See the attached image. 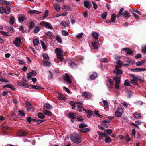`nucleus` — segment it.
Returning a JSON list of instances; mask_svg holds the SVG:
<instances>
[{
  "label": "nucleus",
  "mask_w": 146,
  "mask_h": 146,
  "mask_svg": "<svg viewBox=\"0 0 146 146\" xmlns=\"http://www.w3.org/2000/svg\"><path fill=\"white\" fill-rule=\"evenodd\" d=\"M40 24L41 25L45 27L46 28H48L50 29H52L53 28L52 27L50 24L47 23L46 22H41L40 23Z\"/></svg>",
  "instance_id": "0eeeda50"
},
{
  "label": "nucleus",
  "mask_w": 146,
  "mask_h": 146,
  "mask_svg": "<svg viewBox=\"0 0 146 146\" xmlns=\"http://www.w3.org/2000/svg\"><path fill=\"white\" fill-rule=\"evenodd\" d=\"M141 114L140 113H135L133 115V117L135 118H138L141 117Z\"/></svg>",
  "instance_id": "c756f323"
},
{
  "label": "nucleus",
  "mask_w": 146,
  "mask_h": 146,
  "mask_svg": "<svg viewBox=\"0 0 146 146\" xmlns=\"http://www.w3.org/2000/svg\"><path fill=\"white\" fill-rule=\"evenodd\" d=\"M79 127L80 128L84 129L87 127V125L84 123H81L79 124Z\"/></svg>",
  "instance_id": "72a5a7b5"
},
{
  "label": "nucleus",
  "mask_w": 146,
  "mask_h": 146,
  "mask_svg": "<svg viewBox=\"0 0 146 146\" xmlns=\"http://www.w3.org/2000/svg\"><path fill=\"white\" fill-rule=\"evenodd\" d=\"M43 107L44 108L48 109H50L52 108V106L48 103L44 104V105Z\"/></svg>",
  "instance_id": "aec40b11"
},
{
  "label": "nucleus",
  "mask_w": 146,
  "mask_h": 146,
  "mask_svg": "<svg viewBox=\"0 0 146 146\" xmlns=\"http://www.w3.org/2000/svg\"><path fill=\"white\" fill-rule=\"evenodd\" d=\"M123 110L121 108H119L115 113V114L116 117H120L122 115L121 113L123 112Z\"/></svg>",
  "instance_id": "6e6552de"
},
{
  "label": "nucleus",
  "mask_w": 146,
  "mask_h": 146,
  "mask_svg": "<svg viewBox=\"0 0 146 146\" xmlns=\"http://www.w3.org/2000/svg\"><path fill=\"white\" fill-rule=\"evenodd\" d=\"M102 102L104 104L103 106L104 109H106L108 107V102L107 100H103L102 101Z\"/></svg>",
  "instance_id": "f3484780"
},
{
  "label": "nucleus",
  "mask_w": 146,
  "mask_h": 146,
  "mask_svg": "<svg viewBox=\"0 0 146 146\" xmlns=\"http://www.w3.org/2000/svg\"><path fill=\"white\" fill-rule=\"evenodd\" d=\"M56 39L60 44L62 43V40L60 37H56Z\"/></svg>",
  "instance_id": "864d4df0"
},
{
  "label": "nucleus",
  "mask_w": 146,
  "mask_h": 146,
  "mask_svg": "<svg viewBox=\"0 0 146 146\" xmlns=\"http://www.w3.org/2000/svg\"><path fill=\"white\" fill-rule=\"evenodd\" d=\"M19 115L22 116H23L25 115L24 113L22 111H19Z\"/></svg>",
  "instance_id": "4d7b16f0"
},
{
  "label": "nucleus",
  "mask_w": 146,
  "mask_h": 146,
  "mask_svg": "<svg viewBox=\"0 0 146 146\" xmlns=\"http://www.w3.org/2000/svg\"><path fill=\"white\" fill-rule=\"evenodd\" d=\"M102 125L103 127L106 128H107L108 126V124L105 123L104 122H102Z\"/></svg>",
  "instance_id": "6e6d98bb"
},
{
  "label": "nucleus",
  "mask_w": 146,
  "mask_h": 146,
  "mask_svg": "<svg viewBox=\"0 0 146 146\" xmlns=\"http://www.w3.org/2000/svg\"><path fill=\"white\" fill-rule=\"evenodd\" d=\"M33 43L34 46H37L39 43V40L38 39H35L33 40Z\"/></svg>",
  "instance_id": "6ab92c4d"
},
{
  "label": "nucleus",
  "mask_w": 146,
  "mask_h": 146,
  "mask_svg": "<svg viewBox=\"0 0 146 146\" xmlns=\"http://www.w3.org/2000/svg\"><path fill=\"white\" fill-rule=\"evenodd\" d=\"M84 111L85 112L87 113L88 115H87V117L88 118H90L91 117V115L92 114V111H91L89 110H84Z\"/></svg>",
  "instance_id": "7c9ffc66"
},
{
  "label": "nucleus",
  "mask_w": 146,
  "mask_h": 146,
  "mask_svg": "<svg viewBox=\"0 0 146 146\" xmlns=\"http://www.w3.org/2000/svg\"><path fill=\"white\" fill-rule=\"evenodd\" d=\"M42 56L43 59L45 60H47L49 58L48 56L46 54H44L42 55Z\"/></svg>",
  "instance_id": "09e8293b"
},
{
  "label": "nucleus",
  "mask_w": 146,
  "mask_h": 146,
  "mask_svg": "<svg viewBox=\"0 0 146 146\" xmlns=\"http://www.w3.org/2000/svg\"><path fill=\"white\" fill-rule=\"evenodd\" d=\"M133 52L132 50H130L129 48V50H128L126 53V54L131 55L132 54Z\"/></svg>",
  "instance_id": "680f3d73"
},
{
  "label": "nucleus",
  "mask_w": 146,
  "mask_h": 146,
  "mask_svg": "<svg viewBox=\"0 0 146 146\" xmlns=\"http://www.w3.org/2000/svg\"><path fill=\"white\" fill-rule=\"evenodd\" d=\"M92 3L93 5V8H94V9L96 10L98 7L97 5L96 4L95 2H94L93 1H92Z\"/></svg>",
  "instance_id": "3c124183"
},
{
  "label": "nucleus",
  "mask_w": 146,
  "mask_h": 146,
  "mask_svg": "<svg viewBox=\"0 0 146 146\" xmlns=\"http://www.w3.org/2000/svg\"><path fill=\"white\" fill-rule=\"evenodd\" d=\"M84 6L86 8H90L92 6V4L89 1H85L84 2Z\"/></svg>",
  "instance_id": "9b49d317"
},
{
  "label": "nucleus",
  "mask_w": 146,
  "mask_h": 146,
  "mask_svg": "<svg viewBox=\"0 0 146 146\" xmlns=\"http://www.w3.org/2000/svg\"><path fill=\"white\" fill-rule=\"evenodd\" d=\"M55 51L58 60L61 62H64L65 59L63 56L65 55V54L63 51L60 48H58L55 49Z\"/></svg>",
  "instance_id": "f257e3e1"
},
{
  "label": "nucleus",
  "mask_w": 146,
  "mask_h": 146,
  "mask_svg": "<svg viewBox=\"0 0 146 146\" xmlns=\"http://www.w3.org/2000/svg\"><path fill=\"white\" fill-rule=\"evenodd\" d=\"M53 6L55 9L56 11L58 12L60 11V7L59 5H57L56 3H54L53 4Z\"/></svg>",
  "instance_id": "a211bd4d"
},
{
  "label": "nucleus",
  "mask_w": 146,
  "mask_h": 146,
  "mask_svg": "<svg viewBox=\"0 0 146 146\" xmlns=\"http://www.w3.org/2000/svg\"><path fill=\"white\" fill-rule=\"evenodd\" d=\"M43 65L44 66H49L51 65V63L49 61H44L43 62Z\"/></svg>",
  "instance_id": "b1692460"
},
{
  "label": "nucleus",
  "mask_w": 146,
  "mask_h": 146,
  "mask_svg": "<svg viewBox=\"0 0 146 146\" xmlns=\"http://www.w3.org/2000/svg\"><path fill=\"white\" fill-rule=\"evenodd\" d=\"M105 141L106 143H108L110 142L111 141V139L110 137H106Z\"/></svg>",
  "instance_id": "8fccbe9b"
},
{
  "label": "nucleus",
  "mask_w": 146,
  "mask_h": 146,
  "mask_svg": "<svg viewBox=\"0 0 146 146\" xmlns=\"http://www.w3.org/2000/svg\"><path fill=\"white\" fill-rule=\"evenodd\" d=\"M62 34L63 36H67L68 35V33L67 31L63 30L62 31Z\"/></svg>",
  "instance_id": "a18cd8bd"
},
{
  "label": "nucleus",
  "mask_w": 146,
  "mask_h": 146,
  "mask_svg": "<svg viewBox=\"0 0 146 146\" xmlns=\"http://www.w3.org/2000/svg\"><path fill=\"white\" fill-rule=\"evenodd\" d=\"M117 63L118 64L116 65L118 66L119 67H120L122 66H126L128 65V64H124L123 62H121L119 60L118 61V62H117Z\"/></svg>",
  "instance_id": "412c9836"
},
{
  "label": "nucleus",
  "mask_w": 146,
  "mask_h": 146,
  "mask_svg": "<svg viewBox=\"0 0 146 146\" xmlns=\"http://www.w3.org/2000/svg\"><path fill=\"white\" fill-rule=\"evenodd\" d=\"M64 79L66 82L68 84H71L72 82V81L73 80V78L72 76L70 77L67 74H66L64 78Z\"/></svg>",
  "instance_id": "39448f33"
},
{
  "label": "nucleus",
  "mask_w": 146,
  "mask_h": 146,
  "mask_svg": "<svg viewBox=\"0 0 146 146\" xmlns=\"http://www.w3.org/2000/svg\"><path fill=\"white\" fill-rule=\"evenodd\" d=\"M13 43L17 47H19L21 43L20 38L19 37L16 38L13 42Z\"/></svg>",
  "instance_id": "1a4fd4ad"
},
{
  "label": "nucleus",
  "mask_w": 146,
  "mask_h": 146,
  "mask_svg": "<svg viewBox=\"0 0 146 146\" xmlns=\"http://www.w3.org/2000/svg\"><path fill=\"white\" fill-rule=\"evenodd\" d=\"M19 30L23 33L25 32V31L24 29V27L22 25L20 26Z\"/></svg>",
  "instance_id": "e2e57ef3"
},
{
  "label": "nucleus",
  "mask_w": 146,
  "mask_h": 146,
  "mask_svg": "<svg viewBox=\"0 0 146 146\" xmlns=\"http://www.w3.org/2000/svg\"><path fill=\"white\" fill-rule=\"evenodd\" d=\"M130 76L132 78V79L130 81V82L133 84L138 85L137 82L138 80V77L133 74H131Z\"/></svg>",
  "instance_id": "20e7f679"
},
{
  "label": "nucleus",
  "mask_w": 146,
  "mask_h": 146,
  "mask_svg": "<svg viewBox=\"0 0 146 146\" xmlns=\"http://www.w3.org/2000/svg\"><path fill=\"white\" fill-rule=\"evenodd\" d=\"M76 106L77 107V109L78 111L81 112L82 110H84V109L83 107L81 106L82 104L79 102H76Z\"/></svg>",
  "instance_id": "9d476101"
},
{
  "label": "nucleus",
  "mask_w": 146,
  "mask_h": 146,
  "mask_svg": "<svg viewBox=\"0 0 146 146\" xmlns=\"http://www.w3.org/2000/svg\"><path fill=\"white\" fill-rule=\"evenodd\" d=\"M6 28L7 31L10 32H13L14 31V29L12 27L10 26H9L6 27Z\"/></svg>",
  "instance_id": "a878e982"
},
{
  "label": "nucleus",
  "mask_w": 146,
  "mask_h": 146,
  "mask_svg": "<svg viewBox=\"0 0 146 146\" xmlns=\"http://www.w3.org/2000/svg\"><path fill=\"white\" fill-rule=\"evenodd\" d=\"M69 116L70 118L72 119L75 118L76 117V115L73 113H69Z\"/></svg>",
  "instance_id": "2f4dec72"
},
{
  "label": "nucleus",
  "mask_w": 146,
  "mask_h": 146,
  "mask_svg": "<svg viewBox=\"0 0 146 146\" xmlns=\"http://www.w3.org/2000/svg\"><path fill=\"white\" fill-rule=\"evenodd\" d=\"M30 14H39L41 13V12L36 10L30 9L29 11Z\"/></svg>",
  "instance_id": "2eb2a0df"
},
{
  "label": "nucleus",
  "mask_w": 146,
  "mask_h": 146,
  "mask_svg": "<svg viewBox=\"0 0 146 146\" xmlns=\"http://www.w3.org/2000/svg\"><path fill=\"white\" fill-rule=\"evenodd\" d=\"M107 13L106 12L103 13L101 15V17L103 19H105L107 17Z\"/></svg>",
  "instance_id": "79ce46f5"
},
{
  "label": "nucleus",
  "mask_w": 146,
  "mask_h": 146,
  "mask_svg": "<svg viewBox=\"0 0 146 146\" xmlns=\"http://www.w3.org/2000/svg\"><path fill=\"white\" fill-rule=\"evenodd\" d=\"M46 35L48 36H52L53 34L50 31H49L47 32L46 33Z\"/></svg>",
  "instance_id": "0e129e2a"
},
{
  "label": "nucleus",
  "mask_w": 146,
  "mask_h": 146,
  "mask_svg": "<svg viewBox=\"0 0 146 146\" xmlns=\"http://www.w3.org/2000/svg\"><path fill=\"white\" fill-rule=\"evenodd\" d=\"M113 79L115 82V83L120 84L121 78L120 77L115 76L113 78Z\"/></svg>",
  "instance_id": "4468645a"
},
{
  "label": "nucleus",
  "mask_w": 146,
  "mask_h": 146,
  "mask_svg": "<svg viewBox=\"0 0 146 146\" xmlns=\"http://www.w3.org/2000/svg\"><path fill=\"white\" fill-rule=\"evenodd\" d=\"M70 104L71 105L72 109H74L76 105V102L75 103L73 101H70Z\"/></svg>",
  "instance_id": "e433bc0d"
},
{
  "label": "nucleus",
  "mask_w": 146,
  "mask_h": 146,
  "mask_svg": "<svg viewBox=\"0 0 146 146\" xmlns=\"http://www.w3.org/2000/svg\"><path fill=\"white\" fill-rule=\"evenodd\" d=\"M39 31V27L38 26H37L35 27L34 30V32L35 33H37Z\"/></svg>",
  "instance_id": "58836bf2"
},
{
  "label": "nucleus",
  "mask_w": 146,
  "mask_h": 146,
  "mask_svg": "<svg viewBox=\"0 0 146 146\" xmlns=\"http://www.w3.org/2000/svg\"><path fill=\"white\" fill-rule=\"evenodd\" d=\"M116 15L115 14H113L111 16V21L112 22H115L116 21Z\"/></svg>",
  "instance_id": "393cba45"
},
{
  "label": "nucleus",
  "mask_w": 146,
  "mask_h": 146,
  "mask_svg": "<svg viewBox=\"0 0 146 146\" xmlns=\"http://www.w3.org/2000/svg\"><path fill=\"white\" fill-rule=\"evenodd\" d=\"M6 10V8L5 9L3 7H1L0 8V13L1 14H3L5 12Z\"/></svg>",
  "instance_id": "37998d69"
},
{
  "label": "nucleus",
  "mask_w": 146,
  "mask_h": 146,
  "mask_svg": "<svg viewBox=\"0 0 146 146\" xmlns=\"http://www.w3.org/2000/svg\"><path fill=\"white\" fill-rule=\"evenodd\" d=\"M70 65L73 68H77V65L74 62H72L70 63Z\"/></svg>",
  "instance_id": "a19ab883"
},
{
  "label": "nucleus",
  "mask_w": 146,
  "mask_h": 146,
  "mask_svg": "<svg viewBox=\"0 0 146 146\" xmlns=\"http://www.w3.org/2000/svg\"><path fill=\"white\" fill-rule=\"evenodd\" d=\"M58 98L60 100H64L65 99V97L61 94H59L58 96Z\"/></svg>",
  "instance_id": "49530a36"
},
{
  "label": "nucleus",
  "mask_w": 146,
  "mask_h": 146,
  "mask_svg": "<svg viewBox=\"0 0 146 146\" xmlns=\"http://www.w3.org/2000/svg\"><path fill=\"white\" fill-rule=\"evenodd\" d=\"M32 76L33 75L31 74L30 72H29L27 74V78L28 79H29L31 78Z\"/></svg>",
  "instance_id": "338daca9"
},
{
  "label": "nucleus",
  "mask_w": 146,
  "mask_h": 146,
  "mask_svg": "<svg viewBox=\"0 0 146 146\" xmlns=\"http://www.w3.org/2000/svg\"><path fill=\"white\" fill-rule=\"evenodd\" d=\"M106 132L108 135H110L112 133V131L110 129H108L106 130Z\"/></svg>",
  "instance_id": "bf43d9fd"
},
{
  "label": "nucleus",
  "mask_w": 146,
  "mask_h": 146,
  "mask_svg": "<svg viewBox=\"0 0 146 146\" xmlns=\"http://www.w3.org/2000/svg\"><path fill=\"white\" fill-rule=\"evenodd\" d=\"M142 51L143 53L146 54V46H144L142 49Z\"/></svg>",
  "instance_id": "774afa93"
},
{
  "label": "nucleus",
  "mask_w": 146,
  "mask_h": 146,
  "mask_svg": "<svg viewBox=\"0 0 146 146\" xmlns=\"http://www.w3.org/2000/svg\"><path fill=\"white\" fill-rule=\"evenodd\" d=\"M10 23L11 25H13L15 21V19L13 17H12L10 18Z\"/></svg>",
  "instance_id": "4be33fe9"
},
{
  "label": "nucleus",
  "mask_w": 146,
  "mask_h": 146,
  "mask_svg": "<svg viewBox=\"0 0 146 146\" xmlns=\"http://www.w3.org/2000/svg\"><path fill=\"white\" fill-rule=\"evenodd\" d=\"M38 118L42 119L45 118V116L44 114L42 113H39L38 114Z\"/></svg>",
  "instance_id": "f704fd0d"
},
{
  "label": "nucleus",
  "mask_w": 146,
  "mask_h": 146,
  "mask_svg": "<svg viewBox=\"0 0 146 146\" xmlns=\"http://www.w3.org/2000/svg\"><path fill=\"white\" fill-rule=\"evenodd\" d=\"M122 15L125 18H128L130 17V15L127 11H125L123 13Z\"/></svg>",
  "instance_id": "dca6fc26"
},
{
  "label": "nucleus",
  "mask_w": 146,
  "mask_h": 146,
  "mask_svg": "<svg viewBox=\"0 0 146 146\" xmlns=\"http://www.w3.org/2000/svg\"><path fill=\"white\" fill-rule=\"evenodd\" d=\"M35 26V24L33 21H31L30 23L29 26V29H32Z\"/></svg>",
  "instance_id": "c85d7f7f"
},
{
  "label": "nucleus",
  "mask_w": 146,
  "mask_h": 146,
  "mask_svg": "<svg viewBox=\"0 0 146 146\" xmlns=\"http://www.w3.org/2000/svg\"><path fill=\"white\" fill-rule=\"evenodd\" d=\"M120 84L119 83H115V87L116 89L118 90L119 89L120 87L119 85Z\"/></svg>",
  "instance_id": "13d9d810"
},
{
  "label": "nucleus",
  "mask_w": 146,
  "mask_h": 146,
  "mask_svg": "<svg viewBox=\"0 0 146 146\" xmlns=\"http://www.w3.org/2000/svg\"><path fill=\"white\" fill-rule=\"evenodd\" d=\"M90 131V129L88 128L82 129H80V132L84 133L88 132Z\"/></svg>",
  "instance_id": "473e14b6"
},
{
  "label": "nucleus",
  "mask_w": 146,
  "mask_h": 146,
  "mask_svg": "<svg viewBox=\"0 0 146 146\" xmlns=\"http://www.w3.org/2000/svg\"><path fill=\"white\" fill-rule=\"evenodd\" d=\"M124 85L127 86H130V84L129 82V80H128V79H127L125 80L124 83Z\"/></svg>",
  "instance_id": "5fc2aeb1"
},
{
  "label": "nucleus",
  "mask_w": 146,
  "mask_h": 146,
  "mask_svg": "<svg viewBox=\"0 0 146 146\" xmlns=\"http://www.w3.org/2000/svg\"><path fill=\"white\" fill-rule=\"evenodd\" d=\"M145 62L144 60H142L141 61H138L136 63V65L137 66H139L141 65Z\"/></svg>",
  "instance_id": "ea45409f"
},
{
  "label": "nucleus",
  "mask_w": 146,
  "mask_h": 146,
  "mask_svg": "<svg viewBox=\"0 0 146 146\" xmlns=\"http://www.w3.org/2000/svg\"><path fill=\"white\" fill-rule=\"evenodd\" d=\"M30 86L32 87L33 88L36 90H38L42 88L40 87L37 86H36L35 85H30Z\"/></svg>",
  "instance_id": "4c0bfd02"
},
{
  "label": "nucleus",
  "mask_w": 146,
  "mask_h": 146,
  "mask_svg": "<svg viewBox=\"0 0 146 146\" xmlns=\"http://www.w3.org/2000/svg\"><path fill=\"white\" fill-rule=\"evenodd\" d=\"M119 68L118 66L115 65V69L114 71V73L118 76H120L123 73L122 70Z\"/></svg>",
  "instance_id": "423d86ee"
},
{
  "label": "nucleus",
  "mask_w": 146,
  "mask_h": 146,
  "mask_svg": "<svg viewBox=\"0 0 146 146\" xmlns=\"http://www.w3.org/2000/svg\"><path fill=\"white\" fill-rule=\"evenodd\" d=\"M98 41V37H94L92 41V46L95 49H97L98 48V46L96 45L97 44Z\"/></svg>",
  "instance_id": "7ed1b4c3"
},
{
  "label": "nucleus",
  "mask_w": 146,
  "mask_h": 146,
  "mask_svg": "<svg viewBox=\"0 0 146 146\" xmlns=\"http://www.w3.org/2000/svg\"><path fill=\"white\" fill-rule=\"evenodd\" d=\"M48 10H46V11L45 12L44 15L43 16L44 18H45L48 15Z\"/></svg>",
  "instance_id": "69168bd1"
},
{
  "label": "nucleus",
  "mask_w": 146,
  "mask_h": 146,
  "mask_svg": "<svg viewBox=\"0 0 146 146\" xmlns=\"http://www.w3.org/2000/svg\"><path fill=\"white\" fill-rule=\"evenodd\" d=\"M40 43L43 49L44 50H46V47L44 42L42 41H41L40 42Z\"/></svg>",
  "instance_id": "c9c22d12"
},
{
  "label": "nucleus",
  "mask_w": 146,
  "mask_h": 146,
  "mask_svg": "<svg viewBox=\"0 0 146 146\" xmlns=\"http://www.w3.org/2000/svg\"><path fill=\"white\" fill-rule=\"evenodd\" d=\"M7 7L6 9V10L5 11V13L7 14H9L10 13V12L11 9L9 7H7V6H6Z\"/></svg>",
  "instance_id": "c03bdc74"
},
{
  "label": "nucleus",
  "mask_w": 146,
  "mask_h": 146,
  "mask_svg": "<svg viewBox=\"0 0 146 146\" xmlns=\"http://www.w3.org/2000/svg\"><path fill=\"white\" fill-rule=\"evenodd\" d=\"M25 19V17L24 16H23L22 15H19L18 17V20L19 22H23V21Z\"/></svg>",
  "instance_id": "5701e85b"
},
{
  "label": "nucleus",
  "mask_w": 146,
  "mask_h": 146,
  "mask_svg": "<svg viewBox=\"0 0 146 146\" xmlns=\"http://www.w3.org/2000/svg\"><path fill=\"white\" fill-rule=\"evenodd\" d=\"M124 10V9L123 8H121L120 9V11L119 12V13L118 14V15L117 16L118 17H119L120 15H122L123 14L122 12Z\"/></svg>",
  "instance_id": "603ef678"
},
{
  "label": "nucleus",
  "mask_w": 146,
  "mask_h": 146,
  "mask_svg": "<svg viewBox=\"0 0 146 146\" xmlns=\"http://www.w3.org/2000/svg\"><path fill=\"white\" fill-rule=\"evenodd\" d=\"M7 87L10 88L13 90H15V88L13 85L11 84L7 85Z\"/></svg>",
  "instance_id": "de8ad7c7"
},
{
  "label": "nucleus",
  "mask_w": 146,
  "mask_h": 146,
  "mask_svg": "<svg viewBox=\"0 0 146 146\" xmlns=\"http://www.w3.org/2000/svg\"><path fill=\"white\" fill-rule=\"evenodd\" d=\"M11 116L12 117L13 120H15L16 118L17 117V115L13 113H11Z\"/></svg>",
  "instance_id": "052dcab7"
},
{
  "label": "nucleus",
  "mask_w": 146,
  "mask_h": 146,
  "mask_svg": "<svg viewBox=\"0 0 146 146\" xmlns=\"http://www.w3.org/2000/svg\"><path fill=\"white\" fill-rule=\"evenodd\" d=\"M43 113L45 115L49 116H51L52 114V113L50 111L46 110H44Z\"/></svg>",
  "instance_id": "cd10ccee"
},
{
  "label": "nucleus",
  "mask_w": 146,
  "mask_h": 146,
  "mask_svg": "<svg viewBox=\"0 0 146 146\" xmlns=\"http://www.w3.org/2000/svg\"><path fill=\"white\" fill-rule=\"evenodd\" d=\"M27 132L23 130H21L18 132V134L19 136H24L27 135Z\"/></svg>",
  "instance_id": "ddd939ff"
},
{
  "label": "nucleus",
  "mask_w": 146,
  "mask_h": 146,
  "mask_svg": "<svg viewBox=\"0 0 146 146\" xmlns=\"http://www.w3.org/2000/svg\"><path fill=\"white\" fill-rule=\"evenodd\" d=\"M90 77L92 80L95 79L97 77V73L95 72L94 73L92 74L90 76Z\"/></svg>",
  "instance_id": "bb28decb"
},
{
  "label": "nucleus",
  "mask_w": 146,
  "mask_h": 146,
  "mask_svg": "<svg viewBox=\"0 0 146 146\" xmlns=\"http://www.w3.org/2000/svg\"><path fill=\"white\" fill-rule=\"evenodd\" d=\"M70 139L71 141L75 143H78L81 141L80 135L76 133L72 134Z\"/></svg>",
  "instance_id": "f03ea898"
},
{
  "label": "nucleus",
  "mask_w": 146,
  "mask_h": 146,
  "mask_svg": "<svg viewBox=\"0 0 146 146\" xmlns=\"http://www.w3.org/2000/svg\"><path fill=\"white\" fill-rule=\"evenodd\" d=\"M82 95L86 98H89L91 96V94L86 92H82Z\"/></svg>",
  "instance_id": "f8f14e48"
}]
</instances>
